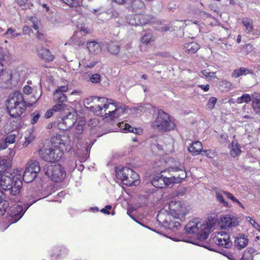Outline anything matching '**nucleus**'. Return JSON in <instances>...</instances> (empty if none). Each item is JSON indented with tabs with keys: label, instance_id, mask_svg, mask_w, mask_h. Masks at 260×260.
Returning a JSON list of instances; mask_svg holds the SVG:
<instances>
[{
	"label": "nucleus",
	"instance_id": "obj_1",
	"mask_svg": "<svg viewBox=\"0 0 260 260\" xmlns=\"http://www.w3.org/2000/svg\"><path fill=\"white\" fill-rule=\"evenodd\" d=\"M217 219L211 217L208 220H202L196 218V229L199 230L197 237L198 241H196V244L210 250L213 249L210 247L209 244L205 241L208 237V235L216 224Z\"/></svg>",
	"mask_w": 260,
	"mask_h": 260
},
{
	"label": "nucleus",
	"instance_id": "obj_2",
	"mask_svg": "<svg viewBox=\"0 0 260 260\" xmlns=\"http://www.w3.org/2000/svg\"><path fill=\"white\" fill-rule=\"evenodd\" d=\"M0 186L3 190L9 191L12 196H17L22 186L20 175H14L8 171L0 175Z\"/></svg>",
	"mask_w": 260,
	"mask_h": 260
},
{
	"label": "nucleus",
	"instance_id": "obj_3",
	"mask_svg": "<svg viewBox=\"0 0 260 260\" xmlns=\"http://www.w3.org/2000/svg\"><path fill=\"white\" fill-rule=\"evenodd\" d=\"M7 109L13 118L19 117L26 109V103L23 95L16 91L10 94L6 101Z\"/></svg>",
	"mask_w": 260,
	"mask_h": 260
},
{
	"label": "nucleus",
	"instance_id": "obj_4",
	"mask_svg": "<svg viewBox=\"0 0 260 260\" xmlns=\"http://www.w3.org/2000/svg\"><path fill=\"white\" fill-rule=\"evenodd\" d=\"M93 98L98 99L99 103L94 106H91L90 110L98 116H105L106 118L113 120V116L116 112V106L113 103V101L105 98L94 96Z\"/></svg>",
	"mask_w": 260,
	"mask_h": 260
},
{
	"label": "nucleus",
	"instance_id": "obj_5",
	"mask_svg": "<svg viewBox=\"0 0 260 260\" xmlns=\"http://www.w3.org/2000/svg\"><path fill=\"white\" fill-rule=\"evenodd\" d=\"M154 128L163 132L170 131L175 128V124L170 120L168 114L161 110L158 111L155 120L152 123Z\"/></svg>",
	"mask_w": 260,
	"mask_h": 260
},
{
	"label": "nucleus",
	"instance_id": "obj_6",
	"mask_svg": "<svg viewBox=\"0 0 260 260\" xmlns=\"http://www.w3.org/2000/svg\"><path fill=\"white\" fill-rule=\"evenodd\" d=\"M43 171L45 175L55 182L62 181L66 176L64 168L59 164H47L44 167Z\"/></svg>",
	"mask_w": 260,
	"mask_h": 260
},
{
	"label": "nucleus",
	"instance_id": "obj_7",
	"mask_svg": "<svg viewBox=\"0 0 260 260\" xmlns=\"http://www.w3.org/2000/svg\"><path fill=\"white\" fill-rule=\"evenodd\" d=\"M41 158L46 161H56L59 160L63 155V152L57 146L50 148H42L39 151Z\"/></svg>",
	"mask_w": 260,
	"mask_h": 260
},
{
	"label": "nucleus",
	"instance_id": "obj_8",
	"mask_svg": "<svg viewBox=\"0 0 260 260\" xmlns=\"http://www.w3.org/2000/svg\"><path fill=\"white\" fill-rule=\"evenodd\" d=\"M168 172L170 176L167 178L170 184L180 183L186 177V173L183 167L169 168Z\"/></svg>",
	"mask_w": 260,
	"mask_h": 260
},
{
	"label": "nucleus",
	"instance_id": "obj_9",
	"mask_svg": "<svg viewBox=\"0 0 260 260\" xmlns=\"http://www.w3.org/2000/svg\"><path fill=\"white\" fill-rule=\"evenodd\" d=\"M240 221V217L232 214H227L221 217L219 223L221 229H230L238 226Z\"/></svg>",
	"mask_w": 260,
	"mask_h": 260
},
{
	"label": "nucleus",
	"instance_id": "obj_10",
	"mask_svg": "<svg viewBox=\"0 0 260 260\" xmlns=\"http://www.w3.org/2000/svg\"><path fill=\"white\" fill-rule=\"evenodd\" d=\"M170 213L175 218H180L187 214V211L181 201H172L169 204Z\"/></svg>",
	"mask_w": 260,
	"mask_h": 260
},
{
	"label": "nucleus",
	"instance_id": "obj_11",
	"mask_svg": "<svg viewBox=\"0 0 260 260\" xmlns=\"http://www.w3.org/2000/svg\"><path fill=\"white\" fill-rule=\"evenodd\" d=\"M53 141L62 152L64 150L69 151L71 148L69 137L66 134L56 135Z\"/></svg>",
	"mask_w": 260,
	"mask_h": 260
},
{
	"label": "nucleus",
	"instance_id": "obj_12",
	"mask_svg": "<svg viewBox=\"0 0 260 260\" xmlns=\"http://www.w3.org/2000/svg\"><path fill=\"white\" fill-rule=\"evenodd\" d=\"M77 120L76 115L75 113L69 112L64 116L58 123V127L62 131H66L73 125Z\"/></svg>",
	"mask_w": 260,
	"mask_h": 260
},
{
	"label": "nucleus",
	"instance_id": "obj_13",
	"mask_svg": "<svg viewBox=\"0 0 260 260\" xmlns=\"http://www.w3.org/2000/svg\"><path fill=\"white\" fill-rule=\"evenodd\" d=\"M213 242L217 245L224 248H230L232 246V242L230 235L225 233H218L212 238Z\"/></svg>",
	"mask_w": 260,
	"mask_h": 260
},
{
	"label": "nucleus",
	"instance_id": "obj_14",
	"mask_svg": "<svg viewBox=\"0 0 260 260\" xmlns=\"http://www.w3.org/2000/svg\"><path fill=\"white\" fill-rule=\"evenodd\" d=\"M165 172H161L154 176L151 181V184L153 186L157 188H163L164 186L169 185L170 184L169 180L166 176H164L161 173Z\"/></svg>",
	"mask_w": 260,
	"mask_h": 260
},
{
	"label": "nucleus",
	"instance_id": "obj_15",
	"mask_svg": "<svg viewBox=\"0 0 260 260\" xmlns=\"http://www.w3.org/2000/svg\"><path fill=\"white\" fill-rule=\"evenodd\" d=\"M68 90L67 86L58 87L53 93V101L54 102L63 103L67 101V98L64 94Z\"/></svg>",
	"mask_w": 260,
	"mask_h": 260
},
{
	"label": "nucleus",
	"instance_id": "obj_16",
	"mask_svg": "<svg viewBox=\"0 0 260 260\" xmlns=\"http://www.w3.org/2000/svg\"><path fill=\"white\" fill-rule=\"evenodd\" d=\"M248 236L244 234H238L234 241L235 246L238 249L245 248L248 244Z\"/></svg>",
	"mask_w": 260,
	"mask_h": 260
},
{
	"label": "nucleus",
	"instance_id": "obj_17",
	"mask_svg": "<svg viewBox=\"0 0 260 260\" xmlns=\"http://www.w3.org/2000/svg\"><path fill=\"white\" fill-rule=\"evenodd\" d=\"M241 23L244 26V31L247 34H253L254 31L253 21L248 17H244L241 19Z\"/></svg>",
	"mask_w": 260,
	"mask_h": 260
},
{
	"label": "nucleus",
	"instance_id": "obj_18",
	"mask_svg": "<svg viewBox=\"0 0 260 260\" xmlns=\"http://www.w3.org/2000/svg\"><path fill=\"white\" fill-rule=\"evenodd\" d=\"M139 175L132 169V173L126 176L124 184L127 186L137 185L139 183Z\"/></svg>",
	"mask_w": 260,
	"mask_h": 260
},
{
	"label": "nucleus",
	"instance_id": "obj_19",
	"mask_svg": "<svg viewBox=\"0 0 260 260\" xmlns=\"http://www.w3.org/2000/svg\"><path fill=\"white\" fill-rule=\"evenodd\" d=\"M131 4L133 11L137 14H141L145 9V4L142 0H133Z\"/></svg>",
	"mask_w": 260,
	"mask_h": 260
},
{
	"label": "nucleus",
	"instance_id": "obj_20",
	"mask_svg": "<svg viewBox=\"0 0 260 260\" xmlns=\"http://www.w3.org/2000/svg\"><path fill=\"white\" fill-rule=\"evenodd\" d=\"M39 56L44 60L52 61L54 57L50 51L46 48H40L37 50Z\"/></svg>",
	"mask_w": 260,
	"mask_h": 260
},
{
	"label": "nucleus",
	"instance_id": "obj_21",
	"mask_svg": "<svg viewBox=\"0 0 260 260\" xmlns=\"http://www.w3.org/2000/svg\"><path fill=\"white\" fill-rule=\"evenodd\" d=\"M86 45L89 52L93 55H97L102 51L101 46L95 41L88 42Z\"/></svg>",
	"mask_w": 260,
	"mask_h": 260
},
{
	"label": "nucleus",
	"instance_id": "obj_22",
	"mask_svg": "<svg viewBox=\"0 0 260 260\" xmlns=\"http://www.w3.org/2000/svg\"><path fill=\"white\" fill-rule=\"evenodd\" d=\"M26 169L29 170L32 173H35L36 175H38L40 171V166L39 162L37 160H31L28 161L26 165Z\"/></svg>",
	"mask_w": 260,
	"mask_h": 260
},
{
	"label": "nucleus",
	"instance_id": "obj_23",
	"mask_svg": "<svg viewBox=\"0 0 260 260\" xmlns=\"http://www.w3.org/2000/svg\"><path fill=\"white\" fill-rule=\"evenodd\" d=\"M1 76H2V79L5 82L13 80L17 81L19 79L18 75L17 73H12L11 72L5 70L1 73Z\"/></svg>",
	"mask_w": 260,
	"mask_h": 260
},
{
	"label": "nucleus",
	"instance_id": "obj_24",
	"mask_svg": "<svg viewBox=\"0 0 260 260\" xmlns=\"http://www.w3.org/2000/svg\"><path fill=\"white\" fill-rule=\"evenodd\" d=\"M252 107L254 111L256 113L260 112V94L254 93L252 94Z\"/></svg>",
	"mask_w": 260,
	"mask_h": 260
},
{
	"label": "nucleus",
	"instance_id": "obj_25",
	"mask_svg": "<svg viewBox=\"0 0 260 260\" xmlns=\"http://www.w3.org/2000/svg\"><path fill=\"white\" fill-rule=\"evenodd\" d=\"M116 173L117 177L120 179L124 183L126 176L132 173V169L129 168L125 167L121 169L116 170Z\"/></svg>",
	"mask_w": 260,
	"mask_h": 260
},
{
	"label": "nucleus",
	"instance_id": "obj_26",
	"mask_svg": "<svg viewBox=\"0 0 260 260\" xmlns=\"http://www.w3.org/2000/svg\"><path fill=\"white\" fill-rule=\"evenodd\" d=\"M12 164L10 159L7 157H0V175L4 174L8 169L11 167Z\"/></svg>",
	"mask_w": 260,
	"mask_h": 260
},
{
	"label": "nucleus",
	"instance_id": "obj_27",
	"mask_svg": "<svg viewBox=\"0 0 260 260\" xmlns=\"http://www.w3.org/2000/svg\"><path fill=\"white\" fill-rule=\"evenodd\" d=\"M230 149V154L233 157L239 156L242 152L240 145L236 141H233L232 142Z\"/></svg>",
	"mask_w": 260,
	"mask_h": 260
},
{
	"label": "nucleus",
	"instance_id": "obj_28",
	"mask_svg": "<svg viewBox=\"0 0 260 260\" xmlns=\"http://www.w3.org/2000/svg\"><path fill=\"white\" fill-rule=\"evenodd\" d=\"M252 73L253 72L251 70H250L248 69L240 68V69L234 70L232 74V77L234 78H238L241 75H246L249 74H252Z\"/></svg>",
	"mask_w": 260,
	"mask_h": 260
},
{
	"label": "nucleus",
	"instance_id": "obj_29",
	"mask_svg": "<svg viewBox=\"0 0 260 260\" xmlns=\"http://www.w3.org/2000/svg\"><path fill=\"white\" fill-rule=\"evenodd\" d=\"M255 253L256 251L253 248H247L244 250L241 260H253V255Z\"/></svg>",
	"mask_w": 260,
	"mask_h": 260
},
{
	"label": "nucleus",
	"instance_id": "obj_30",
	"mask_svg": "<svg viewBox=\"0 0 260 260\" xmlns=\"http://www.w3.org/2000/svg\"><path fill=\"white\" fill-rule=\"evenodd\" d=\"M37 176V175H36L35 173H32V172L29 171V170L25 169L23 175V180L26 183H29L32 181Z\"/></svg>",
	"mask_w": 260,
	"mask_h": 260
},
{
	"label": "nucleus",
	"instance_id": "obj_31",
	"mask_svg": "<svg viewBox=\"0 0 260 260\" xmlns=\"http://www.w3.org/2000/svg\"><path fill=\"white\" fill-rule=\"evenodd\" d=\"M119 127L123 131H124V132H132L134 133L135 134H138V129L136 128L132 127L129 124L124 123V122H121L119 123L118 124Z\"/></svg>",
	"mask_w": 260,
	"mask_h": 260
},
{
	"label": "nucleus",
	"instance_id": "obj_32",
	"mask_svg": "<svg viewBox=\"0 0 260 260\" xmlns=\"http://www.w3.org/2000/svg\"><path fill=\"white\" fill-rule=\"evenodd\" d=\"M20 35V33L17 32L15 29L9 28L7 29L6 32L3 34V36L7 37L8 39H13Z\"/></svg>",
	"mask_w": 260,
	"mask_h": 260
},
{
	"label": "nucleus",
	"instance_id": "obj_33",
	"mask_svg": "<svg viewBox=\"0 0 260 260\" xmlns=\"http://www.w3.org/2000/svg\"><path fill=\"white\" fill-rule=\"evenodd\" d=\"M166 215L161 213H159L157 216V220L159 222L160 225H161L166 229H167V226H168L169 223V220L165 217Z\"/></svg>",
	"mask_w": 260,
	"mask_h": 260
},
{
	"label": "nucleus",
	"instance_id": "obj_34",
	"mask_svg": "<svg viewBox=\"0 0 260 260\" xmlns=\"http://www.w3.org/2000/svg\"><path fill=\"white\" fill-rule=\"evenodd\" d=\"M84 125L85 122L84 121H81L76 124L73 131L74 134L76 137H78L77 135H80L83 133Z\"/></svg>",
	"mask_w": 260,
	"mask_h": 260
},
{
	"label": "nucleus",
	"instance_id": "obj_35",
	"mask_svg": "<svg viewBox=\"0 0 260 260\" xmlns=\"http://www.w3.org/2000/svg\"><path fill=\"white\" fill-rule=\"evenodd\" d=\"M203 146L201 142L196 141V155L201 154L208 156V153L207 150H202Z\"/></svg>",
	"mask_w": 260,
	"mask_h": 260
},
{
	"label": "nucleus",
	"instance_id": "obj_36",
	"mask_svg": "<svg viewBox=\"0 0 260 260\" xmlns=\"http://www.w3.org/2000/svg\"><path fill=\"white\" fill-rule=\"evenodd\" d=\"M252 100V95L249 94L245 93L243 94L241 96L239 97L237 99V102L238 104H242L243 103H249Z\"/></svg>",
	"mask_w": 260,
	"mask_h": 260
},
{
	"label": "nucleus",
	"instance_id": "obj_37",
	"mask_svg": "<svg viewBox=\"0 0 260 260\" xmlns=\"http://www.w3.org/2000/svg\"><path fill=\"white\" fill-rule=\"evenodd\" d=\"M186 233L188 234H193L195 230V222L191 221L189 222L184 228Z\"/></svg>",
	"mask_w": 260,
	"mask_h": 260
},
{
	"label": "nucleus",
	"instance_id": "obj_38",
	"mask_svg": "<svg viewBox=\"0 0 260 260\" xmlns=\"http://www.w3.org/2000/svg\"><path fill=\"white\" fill-rule=\"evenodd\" d=\"M222 193H223L228 199L231 200L234 203H236L241 207L244 208L243 204L237 198H236L233 194L225 191H222Z\"/></svg>",
	"mask_w": 260,
	"mask_h": 260
},
{
	"label": "nucleus",
	"instance_id": "obj_39",
	"mask_svg": "<svg viewBox=\"0 0 260 260\" xmlns=\"http://www.w3.org/2000/svg\"><path fill=\"white\" fill-rule=\"evenodd\" d=\"M109 51L112 54L116 55L119 52V46L114 43H111L108 47Z\"/></svg>",
	"mask_w": 260,
	"mask_h": 260
},
{
	"label": "nucleus",
	"instance_id": "obj_40",
	"mask_svg": "<svg viewBox=\"0 0 260 260\" xmlns=\"http://www.w3.org/2000/svg\"><path fill=\"white\" fill-rule=\"evenodd\" d=\"M180 223L175 220H171L169 219V223L168 226H167V229H170L173 231H176L180 227Z\"/></svg>",
	"mask_w": 260,
	"mask_h": 260
},
{
	"label": "nucleus",
	"instance_id": "obj_41",
	"mask_svg": "<svg viewBox=\"0 0 260 260\" xmlns=\"http://www.w3.org/2000/svg\"><path fill=\"white\" fill-rule=\"evenodd\" d=\"M184 47L188 53L193 54L195 53V43L193 42L186 43L184 45Z\"/></svg>",
	"mask_w": 260,
	"mask_h": 260
},
{
	"label": "nucleus",
	"instance_id": "obj_42",
	"mask_svg": "<svg viewBox=\"0 0 260 260\" xmlns=\"http://www.w3.org/2000/svg\"><path fill=\"white\" fill-rule=\"evenodd\" d=\"M151 105L149 104H146L142 105V104L134 108L135 110L139 114L144 112L146 111L147 109L150 107Z\"/></svg>",
	"mask_w": 260,
	"mask_h": 260
},
{
	"label": "nucleus",
	"instance_id": "obj_43",
	"mask_svg": "<svg viewBox=\"0 0 260 260\" xmlns=\"http://www.w3.org/2000/svg\"><path fill=\"white\" fill-rule=\"evenodd\" d=\"M222 191H216V197L218 201H219L221 204H222L223 206L224 207H228V203L227 202H226L223 197V195L222 194Z\"/></svg>",
	"mask_w": 260,
	"mask_h": 260
},
{
	"label": "nucleus",
	"instance_id": "obj_44",
	"mask_svg": "<svg viewBox=\"0 0 260 260\" xmlns=\"http://www.w3.org/2000/svg\"><path fill=\"white\" fill-rule=\"evenodd\" d=\"M170 28L171 27L169 24H161L160 25H158L157 26H155V29L160 32H163L169 30L170 29Z\"/></svg>",
	"mask_w": 260,
	"mask_h": 260
},
{
	"label": "nucleus",
	"instance_id": "obj_45",
	"mask_svg": "<svg viewBox=\"0 0 260 260\" xmlns=\"http://www.w3.org/2000/svg\"><path fill=\"white\" fill-rule=\"evenodd\" d=\"M31 119L30 120L31 124H34L36 123L41 116L39 112L36 111L31 114Z\"/></svg>",
	"mask_w": 260,
	"mask_h": 260
},
{
	"label": "nucleus",
	"instance_id": "obj_46",
	"mask_svg": "<svg viewBox=\"0 0 260 260\" xmlns=\"http://www.w3.org/2000/svg\"><path fill=\"white\" fill-rule=\"evenodd\" d=\"M16 137L17 134H10L6 137L5 140L6 141V143H8V144H13L15 142Z\"/></svg>",
	"mask_w": 260,
	"mask_h": 260
},
{
	"label": "nucleus",
	"instance_id": "obj_47",
	"mask_svg": "<svg viewBox=\"0 0 260 260\" xmlns=\"http://www.w3.org/2000/svg\"><path fill=\"white\" fill-rule=\"evenodd\" d=\"M152 40V35L150 34H147L142 36L141 42L145 44H148Z\"/></svg>",
	"mask_w": 260,
	"mask_h": 260
},
{
	"label": "nucleus",
	"instance_id": "obj_48",
	"mask_svg": "<svg viewBox=\"0 0 260 260\" xmlns=\"http://www.w3.org/2000/svg\"><path fill=\"white\" fill-rule=\"evenodd\" d=\"M115 114H114L113 116V119L115 118H117L122 115L125 111V107H120L118 108H115Z\"/></svg>",
	"mask_w": 260,
	"mask_h": 260
},
{
	"label": "nucleus",
	"instance_id": "obj_49",
	"mask_svg": "<svg viewBox=\"0 0 260 260\" xmlns=\"http://www.w3.org/2000/svg\"><path fill=\"white\" fill-rule=\"evenodd\" d=\"M63 3L66 4L70 7H76L80 4L79 2L76 0H60Z\"/></svg>",
	"mask_w": 260,
	"mask_h": 260
},
{
	"label": "nucleus",
	"instance_id": "obj_50",
	"mask_svg": "<svg viewBox=\"0 0 260 260\" xmlns=\"http://www.w3.org/2000/svg\"><path fill=\"white\" fill-rule=\"evenodd\" d=\"M25 141L23 144L24 147H27L31 142H32L34 138L30 134H28L27 136H25Z\"/></svg>",
	"mask_w": 260,
	"mask_h": 260
},
{
	"label": "nucleus",
	"instance_id": "obj_51",
	"mask_svg": "<svg viewBox=\"0 0 260 260\" xmlns=\"http://www.w3.org/2000/svg\"><path fill=\"white\" fill-rule=\"evenodd\" d=\"M66 108V105L61 103L60 104H57L52 107V110L54 112H58L63 110Z\"/></svg>",
	"mask_w": 260,
	"mask_h": 260
},
{
	"label": "nucleus",
	"instance_id": "obj_52",
	"mask_svg": "<svg viewBox=\"0 0 260 260\" xmlns=\"http://www.w3.org/2000/svg\"><path fill=\"white\" fill-rule=\"evenodd\" d=\"M254 119L253 117L250 115H245L240 117V122L241 123L250 122Z\"/></svg>",
	"mask_w": 260,
	"mask_h": 260
},
{
	"label": "nucleus",
	"instance_id": "obj_53",
	"mask_svg": "<svg viewBox=\"0 0 260 260\" xmlns=\"http://www.w3.org/2000/svg\"><path fill=\"white\" fill-rule=\"evenodd\" d=\"M101 76L98 74L92 75L90 77V81L94 83H98L100 81Z\"/></svg>",
	"mask_w": 260,
	"mask_h": 260
},
{
	"label": "nucleus",
	"instance_id": "obj_54",
	"mask_svg": "<svg viewBox=\"0 0 260 260\" xmlns=\"http://www.w3.org/2000/svg\"><path fill=\"white\" fill-rule=\"evenodd\" d=\"M23 91L24 94L28 95L32 92V88L28 85H26L23 87Z\"/></svg>",
	"mask_w": 260,
	"mask_h": 260
},
{
	"label": "nucleus",
	"instance_id": "obj_55",
	"mask_svg": "<svg viewBox=\"0 0 260 260\" xmlns=\"http://www.w3.org/2000/svg\"><path fill=\"white\" fill-rule=\"evenodd\" d=\"M228 138V136L227 134L225 133H223L220 135L219 141L221 143H225L227 142Z\"/></svg>",
	"mask_w": 260,
	"mask_h": 260
},
{
	"label": "nucleus",
	"instance_id": "obj_56",
	"mask_svg": "<svg viewBox=\"0 0 260 260\" xmlns=\"http://www.w3.org/2000/svg\"><path fill=\"white\" fill-rule=\"evenodd\" d=\"M202 74L206 77H211L215 73L213 72H209V70H204L202 71Z\"/></svg>",
	"mask_w": 260,
	"mask_h": 260
},
{
	"label": "nucleus",
	"instance_id": "obj_57",
	"mask_svg": "<svg viewBox=\"0 0 260 260\" xmlns=\"http://www.w3.org/2000/svg\"><path fill=\"white\" fill-rule=\"evenodd\" d=\"M194 142H192L191 144H190V146L188 147V150L189 152L191 153L192 155H194L195 153V147H193V145Z\"/></svg>",
	"mask_w": 260,
	"mask_h": 260
},
{
	"label": "nucleus",
	"instance_id": "obj_58",
	"mask_svg": "<svg viewBox=\"0 0 260 260\" xmlns=\"http://www.w3.org/2000/svg\"><path fill=\"white\" fill-rule=\"evenodd\" d=\"M112 208V207L110 205H107L105 208H103L101 211L103 213H105V214H110V212H109V210H111Z\"/></svg>",
	"mask_w": 260,
	"mask_h": 260
},
{
	"label": "nucleus",
	"instance_id": "obj_59",
	"mask_svg": "<svg viewBox=\"0 0 260 260\" xmlns=\"http://www.w3.org/2000/svg\"><path fill=\"white\" fill-rule=\"evenodd\" d=\"M126 21L132 25H135L137 24L135 19L133 18L132 17H131V18H129V17L126 18Z\"/></svg>",
	"mask_w": 260,
	"mask_h": 260
},
{
	"label": "nucleus",
	"instance_id": "obj_60",
	"mask_svg": "<svg viewBox=\"0 0 260 260\" xmlns=\"http://www.w3.org/2000/svg\"><path fill=\"white\" fill-rule=\"evenodd\" d=\"M250 224L257 230H259L260 225L255 221V220H252Z\"/></svg>",
	"mask_w": 260,
	"mask_h": 260
},
{
	"label": "nucleus",
	"instance_id": "obj_61",
	"mask_svg": "<svg viewBox=\"0 0 260 260\" xmlns=\"http://www.w3.org/2000/svg\"><path fill=\"white\" fill-rule=\"evenodd\" d=\"M30 32V28L28 26H25L23 28V34L24 35L29 34Z\"/></svg>",
	"mask_w": 260,
	"mask_h": 260
},
{
	"label": "nucleus",
	"instance_id": "obj_62",
	"mask_svg": "<svg viewBox=\"0 0 260 260\" xmlns=\"http://www.w3.org/2000/svg\"><path fill=\"white\" fill-rule=\"evenodd\" d=\"M8 143H6V141L4 140L3 142L0 143V149H5L8 147Z\"/></svg>",
	"mask_w": 260,
	"mask_h": 260
},
{
	"label": "nucleus",
	"instance_id": "obj_63",
	"mask_svg": "<svg viewBox=\"0 0 260 260\" xmlns=\"http://www.w3.org/2000/svg\"><path fill=\"white\" fill-rule=\"evenodd\" d=\"M199 87H201L202 89H203L205 91H207L209 90L210 88V85L209 84L206 85H199Z\"/></svg>",
	"mask_w": 260,
	"mask_h": 260
},
{
	"label": "nucleus",
	"instance_id": "obj_64",
	"mask_svg": "<svg viewBox=\"0 0 260 260\" xmlns=\"http://www.w3.org/2000/svg\"><path fill=\"white\" fill-rule=\"evenodd\" d=\"M53 112L54 111L52 110V109L51 110L47 111L45 113V117L46 118H49L51 117L53 115Z\"/></svg>",
	"mask_w": 260,
	"mask_h": 260
}]
</instances>
